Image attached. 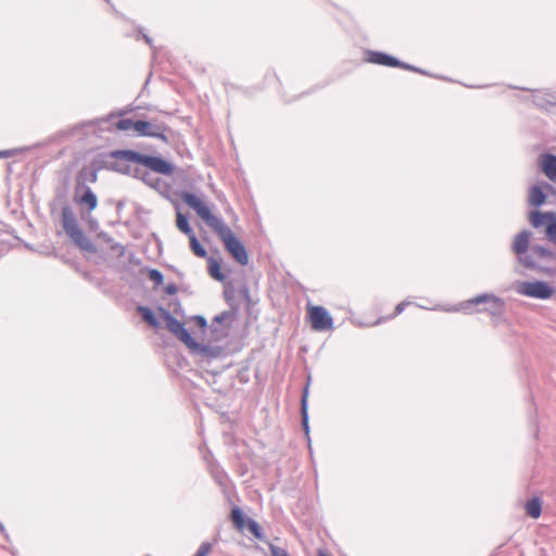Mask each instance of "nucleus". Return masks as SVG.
<instances>
[{
	"mask_svg": "<svg viewBox=\"0 0 556 556\" xmlns=\"http://www.w3.org/2000/svg\"><path fill=\"white\" fill-rule=\"evenodd\" d=\"M181 199L217 235L224 243L226 251L237 263L243 266L249 263V254L243 243L233 235L232 230L222 218L212 214L210 207L199 197L190 192H184Z\"/></svg>",
	"mask_w": 556,
	"mask_h": 556,
	"instance_id": "nucleus-1",
	"label": "nucleus"
},
{
	"mask_svg": "<svg viewBox=\"0 0 556 556\" xmlns=\"http://www.w3.org/2000/svg\"><path fill=\"white\" fill-rule=\"evenodd\" d=\"M532 232L523 230L515 236L513 251L525 267L545 274L556 271V253L544 247L530 245Z\"/></svg>",
	"mask_w": 556,
	"mask_h": 556,
	"instance_id": "nucleus-2",
	"label": "nucleus"
},
{
	"mask_svg": "<svg viewBox=\"0 0 556 556\" xmlns=\"http://www.w3.org/2000/svg\"><path fill=\"white\" fill-rule=\"evenodd\" d=\"M110 156L112 159L140 164L157 174L172 175L174 173V166L167 161L159 156L141 154L134 150H115L110 153Z\"/></svg>",
	"mask_w": 556,
	"mask_h": 556,
	"instance_id": "nucleus-3",
	"label": "nucleus"
},
{
	"mask_svg": "<svg viewBox=\"0 0 556 556\" xmlns=\"http://www.w3.org/2000/svg\"><path fill=\"white\" fill-rule=\"evenodd\" d=\"M480 304L485 305L480 309V312H486L493 316L501 315L504 309V301L501 298L489 293L478 294L477 296L463 302L457 309L464 311L467 314H472L477 312L473 306Z\"/></svg>",
	"mask_w": 556,
	"mask_h": 556,
	"instance_id": "nucleus-4",
	"label": "nucleus"
},
{
	"mask_svg": "<svg viewBox=\"0 0 556 556\" xmlns=\"http://www.w3.org/2000/svg\"><path fill=\"white\" fill-rule=\"evenodd\" d=\"M515 291L523 296L547 300L552 298L555 290L545 281H518L515 285Z\"/></svg>",
	"mask_w": 556,
	"mask_h": 556,
	"instance_id": "nucleus-5",
	"label": "nucleus"
},
{
	"mask_svg": "<svg viewBox=\"0 0 556 556\" xmlns=\"http://www.w3.org/2000/svg\"><path fill=\"white\" fill-rule=\"evenodd\" d=\"M535 229H544L546 238L556 245V213L533 211L529 215Z\"/></svg>",
	"mask_w": 556,
	"mask_h": 556,
	"instance_id": "nucleus-6",
	"label": "nucleus"
},
{
	"mask_svg": "<svg viewBox=\"0 0 556 556\" xmlns=\"http://www.w3.org/2000/svg\"><path fill=\"white\" fill-rule=\"evenodd\" d=\"M312 328L316 331L333 329V320L328 311L323 306H313L309 309Z\"/></svg>",
	"mask_w": 556,
	"mask_h": 556,
	"instance_id": "nucleus-7",
	"label": "nucleus"
},
{
	"mask_svg": "<svg viewBox=\"0 0 556 556\" xmlns=\"http://www.w3.org/2000/svg\"><path fill=\"white\" fill-rule=\"evenodd\" d=\"M366 60L370 63H375V64H379V65L391 66V67H402L405 70H410L414 72L426 74V72H424L419 68H416L409 64L403 63L400 60L395 59L394 56L386 54L383 52L369 51Z\"/></svg>",
	"mask_w": 556,
	"mask_h": 556,
	"instance_id": "nucleus-8",
	"label": "nucleus"
},
{
	"mask_svg": "<svg viewBox=\"0 0 556 556\" xmlns=\"http://www.w3.org/2000/svg\"><path fill=\"white\" fill-rule=\"evenodd\" d=\"M162 317L166 323L167 329L181 342L186 345L188 342H192V337L185 328L184 324L174 317L168 311L162 309Z\"/></svg>",
	"mask_w": 556,
	"mask_h": 556,
	"instance_id": "nucleus-9",
	"label": "nucleus"
},
{
	"mask_svg": "<svg viewBox=\"0 0 556 556\" xmlns=\"http://www.w3.org/2000/svg\"><path fill=\"white\" fill-rule=\"evenodd\" d=\"M167 127L164 124L152 123L147 121H136V132L139 136L159 138L166 141L165 131Z\"/></svg>",
	"mask_w": 556,
	"mask_h": 556,
	"instance_id": "nucleus-10",
	"label": "nucleus"
},
{
	"mask_svg": "<svg viewBox=\"0 0 556 556\" xmlns=\"http://www.w3.org/2000/svg\"><path fill=\"white\" fill-rule=\"evenodd\" d=\"M74 200L77 204L87 206L89 212L96 210L98 205L96 193L90 187L85 185H78L76 187Z\"/></svg>",
	"mask_w": 556,
	"mask_h": 556,
	"instance_id": "nucleus-11",
	"label": "nucleus"
},
{
	"mask_svg": "<svg viewBox=\"0 0 556 556\" xmlns=\"http://www.w3.org/2000/svg\"><path fill=\"white\" fill-rule=\"evenodd\" d=\"M62 226L67 236L79 229L74 213L67 206L62 208Z\"/></svg>",
	"mask_w": 556,
	"mask_h": 556,
	"instance_id": "nucleus-12",
	"label": "nucleus"
},
{
	"mask_svg": "<svg viewBox=\"0 0 556 556\" xmlns=\"http://www.w3.org/2000/svg\"><path fill=\"white\" fill-rule=\"evenodd\" d=\"M541 168L552 181H556V155L544 154L541 157Z\"/></svg>",
	"mask_w": 556,
	"mask_h": 556,
	"instance_id": "nucleus-13",
	"label": "nucleus"
},
{
	"mask_svg": "<svg viewBox=\"0 0 556 556\" xmlns=\"http://www.w3.org/2000/svg\"><path fill=\"white\" fill-rule=\"evenodd\" d=\"M72 241L79 247L84 251L91 252L94 250L93 244L91 241L87 238V236L84 233V231L79 228L78 230L74 231L68 236Z\"/></svg>",
	"mask_w": 556,
	"mask_h": 556,
	"instance_id": "nucleus-14",
	"label": "nucleus"
},
{
	"mask_svg": "<svg viewBox=\"0 0 556 556\" xmlns=\"http://www.w3.org/2000/svg\"><path fill=\"white\" fill-rule=\"evenodd\" d=\"M307 383H309V381ZM307 399H308V384L305 386V388L303 390L302 399H301V417H302L303 430L305 431V434H306L307 439L309 440V437H308L309 427H308V414H307Z\"/></svg>",
	"mask_w": 556,
	"mask_h": 556,
	"instance_id": "nucleus-15",
	"label": "nucleus"
},
{
	"mask_svg": "<svg viewBox=\"0 0 556 556\" xmlns=\"http://www.w3.org/2000/svg\"><path fill=\"white\" fill-rule=\"evenodd\" d=\"M545 200H546V195H545V193H544V191L542 190L541 187L533 186L529 190V203H530V205H532V206H541L542 204H544Z\"/></svg>",
	"mask_w": 556,
	"mask_h": 556,
	"instance_id": "nucleus-16",
	"label": "nucleus"
},
{
	"mask_svg": "<svg viewBox=\"0 0 556 556\" xmlns=\"http://www.w3.org/2000/svg\"><path fill=\"white\" fill-rule=\"evenodd\" d=\"M187 346L194 353L197 354H200V355H203V356H207V357H213L215 356V353L213 351V348L210 346V345H204V344H200L198 342L194 341V339L192 338V342H188L187 343Z\"/></svg>",
	"mask_w": 556,
	"mask_h": 556,
	"instance_id": "nucleus-17",
	"label": "nucleus"
},
{
	"mask_svg": "<svg viewBox=\"0 0 556 556\" xmlns=\"http://www.w3.org/2000/svg\"><path fill=\"white\" fill-rule=\"evenodd\" d=\"M526 511L530 517L534 519L539 518L542 511L540 500L538 497H533L528 501L526 504Z\"/></svg>",
	"mask_w": 556,
	"mask_h": 556,
	"instance_id": "nucleus-18",
	"label": "nucleus"
},
{
	"mask_svg": "<svg viewBox=\"0 0 556 556\" xmlns=\"http://www.w3.org/2000/svg\"><path fill=\"white\" fill-rule=\"evenodd\" d=\"M231 520L239 531H243L244 528L247 527L248 520H245V517L239 507H235L231 509Z\"/></svg>",
	"mask_w": 556,
	"mask_h": 556,
	"instance_id": "nucleus-19",
	"label": "nucleus"
},
{
	"mask_svg": "<svg viewBox=\"0 0 556 556\" xmlns=\"http://www.w3.org/2000/svg\"><path fill=\"white\" fill-rule=\"evenodd\" d=\"M231 520L239 531H243L244 528L247 527L248 520H245V517L239 507H235L231 509Z\"/></svg>",
	"mask_w": 556,
	"mask_h": 556,
	"instance_id": "nucleus-20",
	"label": "nucleus"
},
{
	"mask_svg": "<svg viewBox=\"0 0 556 556\" xmlns=\"http://www.w3.org/2000/svg\"><path fill=\"white\" fill-rule=\"evenodd\" d=\"M208 274L217 281H224L226 278L220 270L218 261L213 257H210L208 260Z\"/></svg>",
	"mask_w": 556,
	"mask_h": 556,
	"instance_id": "nucleus-21",
	"label": "nucleus"
},
{
	"mask_svg": "<svg viewBox=\"0 0 556 556\" xmlns=\"http://www.w3.org/2000/svg\"><path fill=\"white\" fill-rule=\"evenodd\" d=\"M177 228L187 235L188 237L193 235V230L189 225L188 218L180 212L177 213V222H176Z\"/></svg>",
	"mask_w": 556,
	"mask_h": 556,
	"instance_id": "nucleus-22",
	"label": "nucleus"
},
{
	"mask_svg": "<svg viewBox=\"0 0 556 556\" xmlns=\"http://www.w3.org/2000/svg\"><path fill=\"white\" fill-rule=\"evenodd\" d=\"M138 312L140 313L142 319L148 323L150 326L152 327H157L159 326V323H157V319L155 318L153 312L147 307V306H139L138 307Z\"/></svg>",
	"mask_w": 556,
	"mask_h": 556,
	"instance_id": "nucleus-23",
	"label": "nucleus"
},
{
	"mask_svg": "<svg viewBox=\"0 0 556 556\" xmlns=\"http://www.w3.org/2000/svg\"><path fill=\"white\" fill-rule=\"evenodd\" d=\"M189 240H190V248L192 250V252L199 256V257H205L206 256V251L205 249L201 245V243L199 242L198 238L195 237V235H191L188 237Z\"/></svg>",
	"mask_w": 556,
	"mask_h": 556,
	"instance_id": "nucleus-24",
	"label": "nucleus"
},
{
	"mask_svg": "<svg viewBox=\"0 0 556 556\" xmlns=\"http://www.w3.org/2000/svg\"><path fill=\"white\" fill-rule=\"evenodd\" d=\"M247 528L256 539L264 541V535H263L262 529L255 520L248 519Z\"/></svg>",
	"mask_w": 556,
	"mask_h": 556,
	"instance_id": "nucleus-25",
	"label": "nucleus"
},
{
	"mask_svg": "<svg viewBox=\"0 0 556 556\" xmlns=\"http://www.w3.org/2000/svg\"><path fill=\"white\" fill-rule=\"evenodd\" d=\"M116 128L122 131L134 129L136 131V121L130 118H123L116 123Z\"/></svg>",
	"mask_w": 556,
	"mask_h": 556,
	"instance_id": "nucleus-26",
	"label": "nucleus"
},
{
	"mask_svg": "<svg viewBox=\"0 0 556 556\" xmlns=\"http://www.w3.org/2000/svg\"><path fill=\"white\" fill-rule=\"evenodd\" d=\"M148 276L156 286H161L164 281L163 274L157 269H149Z\"/></svg>",
	"mask_w": 556,
	"mask_h": 556,
	"instance_id": "nucleus-27",
	"label": "nucleus"
},
{
	"mask_svg": "<svg viewBox=\"0 0 556 556\" xmlns=\"http://www.w3.org/2000/svg\"><path fill=\"white\" fill-rule=\"evenodd\" d=\"M269 549L271 556H289L288 552L285 548L278 547L271 543H269Z\"/></svg>",
	"mask_w": 556,
	"mask_h": 556,
	"instance_id": "nucleus-28",
	"label": "nucleus"
},
{
	"mask_svg": "<svg viewBox=\"0 0 556 556\" xmlns=\"http://www.w3.org/2000/svg\"><path fill=\"white\" fill-rule=\"evenodd\" d=\"M141 179L151 187H154V184L159 180L152 177L149 173H142Z\"/></svg>",
	"mask_w": 556,
	"mask_h": 556,
	"instance_id": "nucleus-29",
	"label": "nucleus"
},
{
	"mask_svg": "<svg viewBox=\"0 0 556 556\" xmlns=\"http://www.w3.org/2000/svg\"><path fill=\"white\" fill-rule=\"evenodd\" d=\"M230 317V313L228 312H223L218 315H216L213 319L214 323H218V324H222L224 323L226 319H228Z\"/></svg>",
	"mask_w": 556,
	"mask_h": 556,
	"instance_id": "nucleus-30",
	"label": "nucleus"
},
{
	"mask_svg": "<svg viewBox=\"0 0 556 556\" xmlns=\"http://www.w3.org/2000/svg\"><path fill=\"white\" fill-rule=\"evenodd\" d=\"M195 324L202 328L205 329L207 326L206 319L203 316H195L194 318Z\"/></svg>",
	"mask_w": 556,
	"mask_h": 556,
	"instance_id": "nucleus-31",
	"label": "nucleus"
},
{
	"mask_svg": "<svg viewBox=\"0 0 556 556\" xmlns=\"http://www.w3.org/2000/svg\"><path fill=\"white\" fill-rule=\"evenodd\" d=\"M178 291L176 285L174 283H168L166 287H165V292L169 295H174L176 294Z\"/></svg>",
	"mask_w": 556,
	"mask_h": 556,
	"instance_id": "nucleus-32",
	"label": "nucleus"
},
{
	"mask_svg": "<svg viewBox=\"0 0 556 556\" xmlns=\"http://www.w3.org/2000/svg\"><path fill=\"white\" fill-rule=\"evenodd\" d=\"M407 304H409V303H408V302H406V301L399 303V304L395 306L394 315H400V314L404 311V308H405V306H406Z\"/></svg>",
	"mask_w": 556,
	"mask_h": 556,
	"instance_id": "nucleus-33",
	"label": "nucleus"
},
{
	"mask_svg": "<svg viewBox=\"0 0 556 556\" xmlns=\"http://www.w3.org/2000/svg\"><path fill=\"white\" fill-rule=\"evenodd\" d=\"M13 155V152L11 150H4V151H0V157L1 159H4V157H10Z\"/></svg>",
	"mask_w": 556,
	"mask_h": 556,
	"instance_id": "nucleus-34",
	"label": "nucleus"
},
{
	"mask_svg": "<svg viewBox=\"0 0 556 556\" xmlns=\"http://www.w3.org/2000/svg\"><path fill=\"white\" fill-rule=\"evenodd\" d=\"M142 38L149 46H152V39L148 35L142 34Z\"/></svg>",
	"mask_w": 556,
	"mask_h": 556,
	"instance_id": "nucleus-35",
	"label": "nucleus"
},
{
	"mask_svg": "<svg viewBox=\"0 0 556 556\" xmlns=\"http://www.w3.org/2000/svg\"><path fill=\"white\" fill-rule=\"evenodd\" d=\"M96 180H97V173H96V172H92V173L90 174V181H92V182H93V181H96Z\"/></svg>",
	"mask_w": 556,
	"mask_h": 556,
	"instance_id": "nucleus-36",
	"label": "nucleus"
},
{
	"mask_svg": "<svg viewBox=\"0 0 556 556\" xmlns=\"http://www.w3.org/2000/svg\"><path fill=\"white\" fill-rule=\"evenodd\" d=\"M318 556H330V555H328L326 552H324V551H321V549H320V551L318 552Z\"/></svg>",
	"mask_w": 556,
	"mask_h": 556,
	"instance_id": "nucleus-37",
	"label": "nucleus"
},
{
	"mask_svg": "<svg viewBox=\"0 0 556 556\" xmlns=\"http://www.w3.org/2000/svg\"><path fill=\"white\" fill-rule=\"evenodd\" d=\"M139 174H140V169H137V170H136V176L138 177V176H139Z\"/></svg>",
	"mask_w": 556,
	"mask_h": 556,
	"instance_id": "nucleus-38",
	"label": "nucleus"
}]
</instances>
